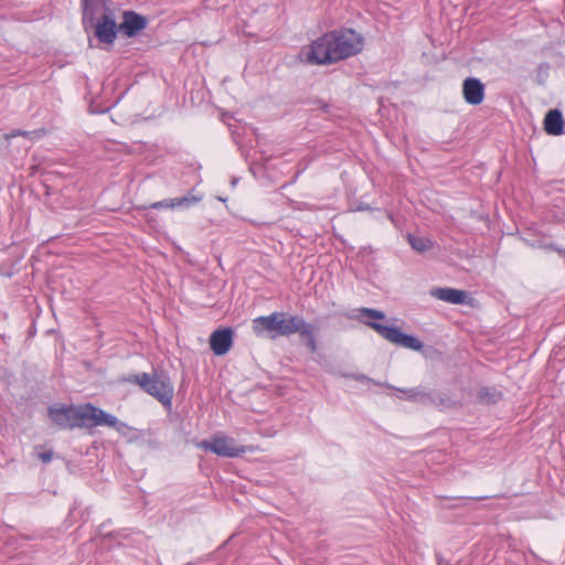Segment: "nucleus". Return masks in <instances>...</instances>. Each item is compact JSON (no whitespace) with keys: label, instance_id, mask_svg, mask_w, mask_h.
<instances>
[{"label":"nucleus","instance_id":"nucleus-1","mask_svg":"<svg viewBox=\"0 0 565 565\" xmlns=\"http://www.w3.org/2000/svg\"><path fill=\"white\" fill-rule=\"evenodd\" d=\"M348 317L356 319L361 323L372 328L383 339L395 345L414 351H420L423 349V343L418 338L404 333L397 327H388L377 322V320H384L386 318L385 313L381 310L362 307L356 309L354 315H349Z\"/></svg>","mask_w":565,"mask_h":565},{"label":"nucleus","instance_id":"nucleus-2","mask_svg":"<svg viewBox=\"0 0 565 565\" xmlns=\"http://www.w3.org/2000/svg\"><path fill=\"white\" fill-rule=\"evenodd\" d=\"M125 382L138 385L147 394L154 397L164 406H171L173 386L164 374L140 372L124 379Z\"/></svg>","mask_w":565,"mask_h":565},{"label":"nucleus","instance_id":"nucleus-3","mask_svg":"<svg viewBox=\"0 0 565 565\" xmlns=\"http://www.w3.org/2000/svg\"><path fill=\"white\" fill-rule=\"evenodd\" d=\"M335 62L356 55L363 49V38L352 29L328 32Z\"/></svg>","mask_w":565,"mask_h":565},{"label":"nucleus","instance_id":"nucleus-4","mask_svg":"<svg viewBox=\"0 0 565 565\" xmlns=\"http://www.w3.org/2000/svg\"><path fill=\"white\" fill-rule=\"evenodd\" d=\"M301 316H288L285 312H273L268 316H260L254 320V323L262 326L263 329L275 331L277 335L289 337L297 332Z\"/></svg>","mask_w":565,"mask_h":565},{"label":"nucleus","instance_id":"nucleus-5","mask_svg":"<svg viewBox=\"0 0 565 565\" xmlns=\"http://www.w3.org/2000/svg\"><path fill=\"white\" fill-rule=\"evenodd\" d=\"M377 385H382L381 383H376ZM387 387L393 388V386L388 384H384ZM397 392L403 394L404 399L419 403L425 406H436V407H448L450 405L449 396L441 394L437 391L427 390L424 387H412V388H396Z\"/></svg>","mask_w":565,"mask_h":565},{"label":"nucleus","instance_id":"nucleus-6","mask_svg":"<svg viewBox=\"0 0 565 565\" xmlns=\"http://www.w3.org/2000/svg\"><path fill=\"white\" fill-rule=\"evenodd\" d=\"M198 447L223 458H237L246 452V448L238 446L234 438L223 435H215L210 440H202Z\"/></svg>","mask_w":565,"mask_h":565},{"label":"nucleus","instance_id":"nucleus-7","mask_svg":"<svg viewBox=\"0 0 565 565\" xmlns=\"http://www.w3.org/2000/svg\"><path fill=\"white\" fill-rule=\"evenodd\" d=\"M307 61L315 65H323L335 62L329 33L323 34L311 43L307 53Z\"/></svg>","mask_w":565,"mask_h":565},{"label":"nucleus","instance_id":"nucleus-8","mask_svg":"<svg viewBox=\"0 0 565 565\" xmlns=\"http://www.w3.org/2000/svg\"><path fill=\"white\" fill-rule=\"evenodd\" d=\"M88 29L95 30V36L99 42L114 44L117 36L118 25L116 24L113 12L105 11L94 24L88 26Z\"/></svg>","mask_w":565,"mask_h":565},{"label":"nucleus","instance_id":"nucleus-9","mask_svg":"<svg viewBox=\"0 0 565 565\" xmlns=\"http://www.w3.org/2000/svg\"><path fill=\"white\" fill-rule=\"evenodd\" d=\"M47 415L62 429L75 428V405L54 404L49 407Z\"/></svg>","mask_w":565,"mask_h":565},{"label":"nucleus","instance_id":"nucleus-10","mask_svg":"<svg viewBox=\"0 0 565 565\" xmlns=\"http://www.w3.org/2000/svg\"><path fill=\"white\" fill-rule=\"evenodd\" d=\"M147 26V19L131 10L122 13V21L118 25V31L128 38L136 36Z\"/></svg>","mask_w":565,"mask_h":565},{"label":"nucleus","instance_id":"nucleus-11","mask_svg":"<svg viewBox=\"0 0 565 565\" xmlns=\"http://www.w3.org/2000/svg\"><path fill=\"white\" fill-rule=\"evenodd\" d=\"M484 85L477 77H468L462 83V96L467 104L477 106L484 99Z\"/></svg>","mask_w":565,"mask_h":565},{"label":"nucleus","instance_id":"nucleus-12","mask_svg":"<svg viewBox=\"0 0 565 565\" xmlns=\"http://www.w3.org/2000/svg\"><path fill=\"white\" fill-rule=\"evenodd\" d=\"M233 344V331L230 328L215 330L210 337V347L215 355L226 354Z\"/></svg>","mask_w":565,"mask_h":565},{"label":"nucleus","instance_id":"nucleus-13","mask_svg":"<svg viewBox=\"0 0 565 565\" xmlns=\"http://www.w3.org/2000/svg\"><path fill=\"white\" fill-rule=\"evenodd\" d=\"M202 200V195H194L189 193L181 198H172L164 199L161 201H157L151 204V209L160 210V209H189L195 204H198Z\"/></svg>","mask_w":565,"mask_h":565},{"label":"nucleus","instance_id":"nucleus-14","mask_svg":"<svg viewBox=\"0 0 565 565\" xmlns=\"http://www.w3.org/2000/svg\"><path fill=\"white\" fill-rule=\"evenodd\" d=\"M430 296L447 303L463 305L468 294L465 290L456 288L437 287L430 290Z\"/></svg>","mask_w":565,"mask_h":565},{"label":"nucleus","instance_id":"nucleus-15","mask_svg":"<svg viewBox=\"0 0 565 565\" xmlns=\"http://www.w3.org/2000/svg\"><path fill=\"white\" fill-rule=\"evenodd\" d=\"M83 3V26L85 30H88L90 24H94L97 21V15L103 14L105 11H109L105 8L103 0H82Z\"/></svg>","mask_w":565,"mask_h":565},{"label":"nucleus","instance_id":"nucleus-16","mask_svg":"<svg viewBox=\"0 0 565 565\" xmlns=\"http://www.w3.org/2000/svg\"><path fill=\"white\" fill-rule=\"evenodd\" d=\"M544 130L551 136H561L564 132V119L559 109H551L544 118Z\"/></svg>","mask_w":565,"mask_h":565},{"label":"nucleus","instance_id":"nucleus-17","mask_svg":"<svg viewBox=\"0 0 565 565\" xmlns=\"http://www.w3.org/2000/svg\"><path fill=\"white\" fill-rule=\"evenodd\" d=\"M96 406L93 404H81L75 405V428H92L94 423V416Z\"/></svg>","mask_w":565,"mask_h":565},{"label":"nucleus","instance_id":"nucleus-18","mask_svg":"<svg viewBox=\"0 0 565 565\" xmlns=\"http://www.w3.org/2000/svg\"><path fill=\"white\" fill-rule=\"evenodd\" d=\"M93 426H108L115 428L118 431L126 427V425L121 423L116 416L108 414L98 407H96Z\"/></svg>","mask_w":565,"mask_h":565},{"label":"nucleus","instance_id":"nucleus-19","mask_svg":"<svg viewBox=\"0 0 565 565\" xmlns=\"http://www.w3.org/2000/svg\"><path fill=\"white\" fill-rule=\"evenodd\" d=\"M477 398L483 404H497L501 398L502 394L494 387L482 386L477 392Z\"/></svg>","mask_w":565,"mask_h":565},{"label":"nucleus","instance_id":"nucleus-20","mask_svg":"<svg viewBox=\"0 0 565 565\" xmlns=\"http://www.w3.org/2000/svg\"><path fill=\"white\" fill-rule=\"evenodd\" d=\"M407 241L412 248L418 253H425L434 245L433 241L425 236L407 235Z\"/></svg>","mask_w":565,"mask_h":565},{"label":"nucleus","instance_id":"nucleus-21","mask_svg":"<svg viewBox=\"0 0 565 565\" xmlns=\"http://www.w3.org/2000/svg\"><path fill=\"white\" fill-rule=\"evenodd\" d=\"M316 328L312 323H309L305 320L303 317H301L300 322L297 328V332L303 339L305 341L311 340L316 338Z\"/></svg>","mask_w":565,"mask_h":565},{"label":"nucleus","instance_id":"nucleus-22","mask_svg":"<svg viewBox=\"0 0 565 565\" xmlns=\"http://www.w3.org/2000/svg\"><path fill=\"white\" fill-rule=\"evenodd\" d=\"M36 134H38L36 131H26V130L18 129V130L11 131L10 134H7L4 137H6L7 141H9L11 138H14L18 136L31 138L33 135H36Z\"/></svg>","mask_w":565,"mask_h":565},{"label":"nucleus","instance_id":"nucleus-23","mask_svg":"<svg viewBox=\"0 0 565 565\" xmlns=\"http://www.w3.org/2000/svg\"><path fill=\"white\" fill-rule=\"evenodd\" d=\"M343 377L347 379H353L355 381L362 382V383H369L372 382V379L364 374H343Z\"/></svg>","mask_w":565,"mask_h":565},{"label":"nucleus","instance_id":"nucleus-24","mask_svg":"<svg viewBox=\"0 0 565 565\" xmlns=\"http://www.w3.org/2000/svg\"><path fill=\"white\" fill-rule=\"evenodd\" d=\"M306 343V347L307 349L311 352V353H315L318 349V344H317V340L316 338L311 339V340H308V341H305Z\"/></svg>","mask_w":565,"mask_h":565},{"label":"nucleus","instance_id":"nucleus-25","mask_svg":"<svg viewBox=\"0 0 565 565\" xmlns=\"http://www.w3.org/2000/svg\"><path fill=\"white\" fill-rule=\"evenodd\" d=\"M52 458H53L52 451H45V452L39 454V459L45 463L50 462L52 460Z\"/></svg>","mask_w":565,"mask_h":565},{"label":"nucleus","instance_id":"nucleus-26","mask_svg":"<svg viewBox=\"0 0 565 565\" xmlns=\"http://www.w3.org/2000/svg\"><path fill=\"white\" fill-rule=\"evenodd\" d=\"M490 498L489 495H480V497H471V498H468L469 500H473V501H481V500H484V499H488Z\"/></svg>","mask_w":565,"mask_h":565},{"label":"nucleus","instance_id":"nucleus-27","mask_svg":"<svg viewBox=\"0 0 565 565\" xmlns=\"http://www.w3.org/2000/svg\"><path fill=\"white\" fill-rule=\"evenodd\" d=\"M369 210H370V206L367 204H360L356 207V211H369Z\"/></svg>","mask_w":565,"mask_h":565},{"label":"nucleus","instance_id":"nucleus-28","mask_svg":"<svg viewBox=\"0 0 565 565\" xmlns=\"http://www.w3.org/2000/svg\"><path fill=\"white\" fill-rule=\"evenodd\" d=\"M555 250L559 254L565 256V249L564 248H555Z\"/></svg>","mask_w":565,"mask_h":565},{"label":"nucleus","instance_id":"nucleus-29","mask_svg":"<svg viewBox=\"0 0 565 565\" xmlns=\"http://www.w3.org/2000/svg\"><path fill=\"white\" fill-rule=\"evenodd\" d=\"M305 168L303 169H300L297 173H296V177L295 178H298L302 172H303Z\"/></svg>","mask_w":565,"mask_h":565},{"label":"nucleus","instance_id":"nucleus-30","mask_svg":"<svg viewBox=\"0 0 565 565\" xmlns=\"http://www.w3.org/2000/svg\"><path fill=\"white\" fill-rule=\"evenodd\" d=\"M388 217L392 221V223H395V220H394L393 215L390 214Z\"/></svg>","mask_w":565,"mask_h":565},{"label":"nucleus","instance_id":"nucleus-31","mask_svg":"<svg viewBox=\"0 0 565 565\" xmlns=\"http://www.w3.org/2000/svg\"><path fill=\"white\" fill-rule=\"evenodd\" d=\"M121 99H122V96H119V97L116 99V103H119Z\"/></svg>","mask_w":565,"mask_h":565},{"label":"nucleus","instance_id":"nucleus-32","mask_svg":"<svg viewBox=\"0 0 565 565\" xmlns=\"http://www.w3.org/2000/svg\"><path fill=\"white\" fill-rule=\"evenodd\" d=\"M121 99H122V96H119V97L116 99V103H119Z\"/></svg>","mask_w":565,"mask_h":565},{"label":"nucleus","instance_id":"nucleus-33","mask_svg":"<svg viewBox=\"0 0 565 565\" xmlns=\"http://www.w3.org/2000/svg\"><path fill=\"white\" fill-rule=\"evenodd\" d=\"M121 99H122V96H119V97L116 99V103H119Z\"/></svg>","mask_w":565,"mask_h":565},{"label":"nucleus","instance_id":"nucleus-34","mask_svg":"<svg viewBox=\"0 0 565 565\" xmlns=\"http://www.w3.org/2000/svg\"><path fill=\"white\" fill-rule=\"evenodd\" d=\"M121 99H122V96H119V97L116 99V103H119Z\"/></svg>","mask_w":565,"mask_h":565}]
</instances>
